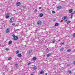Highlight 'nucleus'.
Wrapping results in <instances>:
<instances>
[{"instance_id": "nucleus-1", "label": "nucleus", "mask_w": 75, "mask_h": 75, "mask_svg": "<svg viewBox=\"0 0 75 75\" xmlns=\"http://www.w3.org/2000/svg\"><path fill=\"white\" fill-rule=\"evenodd\" d=\"M62 20H64L65 21H67L68 20V18H67V16H64L62 18Z\"/></svg>"}, {"instance_id": "nucleus-2", "label": "nucleus", "mask_w": 75, "mask_h": 75, "mask_svg": "<svg viewBox=\"0 0 75 75\" xmlns=\"http://www.w3.org/2000/svg\"><path fill=\"white\" fill-rule=\"evenodd\" d=\"M37 23L38 25H41L42 23L41 21H37Z\"/></svg>"}, {"instance_id": "nucleus-3", "label": "nucleus", "mask_w": 75, "mask_h": 75, "mask_svg": "<svg viewBox=\"0 0 75 75\" xmlns=\"http://www.w3.org/2000/svg\"><path fill=\"white\" fill-rule=\"evenodd\" d=\"M18 37L17 36H15L13 38V39H14L15 40H18Z\"/></svg>"}, {"instance_id": "nucleus-4", "label": "nucleus", "mask_w": 75, "mask_h": 75, "mask_svg": "<svg viewBox=\"0 0 75 75\" xmlns=\"http://www.w3.org/2000/svg\"><path fill=\"white\" fill-rule=\"evenodd\" d=\"M57 9H61L62 8V7L60 6H58L57 7Z\"/></svg>"}, {"instance_id": "nucleus-5", "label": "nucleus", "mask_w": 75, "mask_h": 75, "mask_svg": "<svg viewBox=\"0 0 75 75\" xmlns=\"http://www.w3.org/2000/svg\"><path fill=\"white\" fill-rule=\"evenodd\" d=\"M21 4L20 3V2H18L16 3V5L17 6H20Z\"/></svg>"}, {"instance_id": "nucleus-6", "label": "nucleus", "mask_w": 75, "mask_h": 75, "mask_svg": "<svg viewBox=\"0 0 75 75\" xmlns=\"http://www.w3.org/2000/svg\"><path fill=\"white\" fill-rule=\"evenodd\" d=\"M64 48L62 47L60 49V52H62L64 50Z\"/></svg>"}, {"instance_id": "nucleus-7", "label": "nucleus", "mask_w": 75, "mask_h": 75, "mask_svg": "<svg viewBox=\"0 0 75 75\" xmlns=\"http://www.w3.org/2000/svg\"><path fill=\"white\" fill-rule=\"evenodd\" d=\"M18 57H19V58H21V57H22V55H21V54H18Z\"/></svg>"}, {"instance_id": "nucleus-8", "label": "nucleus", "mask_w": 75, "mask_h": 75, "mask_svg": "<svg viewBox=\"0 0 75 75\" xmlns=\"http://www.w3.org/2000/svg\"><path fill=\"white\" fill-rule=\"evenodd\" d=\"M51 53H49V54H47L46 55L47 57H49L51 56Z\"/></svg>"}, {"instance_id": "nucleus-9", "label": "nucleus", "mask_w": 75, "mask_h": 75, "mask_svg": "<svg viewBox=\"0 0 75 75\" xmlns=\"http://www.w3.org/2000/svg\"><path fill=\"white\" fill-rule=\"evenodd\" d=\"M69 13H71L72 12V10L70 9L69 10Z\"/></svg>"}, {"instance_id": "nucleus-10", "label": "nucleus", "mask_w": 75, "mask_h": 75, "mask_svg": "<svg viewBox=\"0 0 75 75\" xmlns=\"http://www.w3.org/2000/svg\"><path fill=\"white\" fill-rule=\"evenodd\" d=\"M74 14V13H71V18H72V17L73 16V14Z\"/></svg>"}, {"instance_id": "nucleus-11", "label": "nucleus", "mask_w": 75, "mask_h": 75, "mask_svg": "<svg viewBox=\"0 0 75 75\" xmlns=\"http://www.w3.org/2000/svg\"><path fill=\"white\" fill-rule=\"evenodd\" d=\"M59 25V23H56L55 25V26H58Z\"/></svg>"}, {"instance_id": "nucleus-12", "label": "nucleus", "mask_w": 75, "mask_h": 75, "mask_svg": "<svg viewBox=\"0 0 75 75\" xmlns=\"http://www.w3.org/2000/svg\"><path fill=\"white\" fill-rule=\"evenodd\" d=\"M44 73V71L43 70L42 71L40 72V74H42Z\"/></svg>"}, {"instance_id": "nucleus-13", "label": "nucleus", "mask_w": 75, "mask_h": 75, "mask_svg": "<svg viewBox=\"0 0 75 75\" xmlns=\"http://www.w3.org/2000/svg\"><path fill=\"white\" fill-rule=\"evenodd\" d=\"M16 54H18L19 53V50H17V51H16Z\"/></svg>"}, {"instance_id": "nucleus-14", "label": "nucleus", "mask_w": 75, "mask_h": 75, "mask_svg": "<svg viewBox=\"0 0 75 75\" xmlns=\"http://www.w3.org/2000/svg\"><path fill=\"white\" fill-rule=\"evenodd\" d=\"M43 16V14L41 13L40 14V17H42Z\"/></svg>"}, {"instance_id": "nucleus-15", "label": "nucleus", "mask_w": 75, "mask_h": 75, "mask_svg": "<svg viewBox=\"0 0 75 75\" xmlns=\"http://www.w3.org/2000/svg\"><path fill=\"white\" fill-rule=\"evenodd\" d=\"M33 69L34 70L37 69V67L36 66H34V67H33Z\"/></svg>"}, {"instance_id": "nucleus-16", "label": "nucleus", "mask_w": 75, "mask_h": 75, "mask_svg": "<svg viewBox=\"0 0 75 75\" xmlns=\"http://www.w3.org/2000/svg\"><path fill=\"white\" fill-rule=\"evenodd\" d=\"M11 43H12V41H10L8 42L9 44L11 45Z\"/></svg>"}, {"instance_id": "nucleus-17", "label": "nucleus", "mask_w": 75, "mask_h": 75, "mask_svg": "<svg viewBox=\"0 0 75 75\" xmlns=\"http://www.w3.org/2000/svg\"><path fill=\"white\" fill-rule=\"evenodd\" d=\"M14 18H13V17L11 18H10V20L11 21H12V20H14Z\"/></svg>"}, {"instance_id": "nucleus-18", "label": "nucleus", "mask_w": 75, "mask_h": 75, "mask_svg": "<svg viewBox=\"0 0 75 75\" xmlns=\"http://www.w3.org/2000/svg\"><path fill=\"white\" fill-rule=\"evenodd\" d=\"M9 32V30H8V29H7L6 30V32L7 33H8Z\"/></svg>"}, {"instance_id": "nucleus-19", "label": "nucleus", "mask_w": 75, "mask_h": 75, "mask_svg": "<svg viewBox=\"0 0 75 75\" xmlns=\"http://www.w3.org/2000/svg\"><path fill=\"white\" fill-rule=\"evenodd\" d=\"M36 59H37V58L35 57H34L33 58V60H34V61H35V60H36Z\"/></svg>"}, {"instance_id": "nucleus-20", "label": "nucleus", "mask_w": 75, "mask_h": 75, "mask_svg": "<svg viewBox=\"0 0 75 75\" xmlns=\"http://www.w3.org/2000/svg\"><path fill=\"white\" fill-rule=\"evenodd\" d=\"M67 52H70V51H71V49H69L67 51Z\"/></svg>"}, {"instance_id": "nucleus-21", "label": "nucleus", "mask_w": 75, "mask_h": 75, "mask_svg": "<svg viewBox=\"0 0 75 75\" xmlns=\"http://www.w3.org/2000/svg\"><path fill=\"white\" fill-rule=\"evenodd\" d=\"M71 23V21H68L67 24H69V23Z\"/></svg>"}, {"instance_id": "nucleus-22", "label": "nucleus", "mask_w": 75, "mask_h": 75, "mask_svg": "<svg viewBox=\"0 0 75 75\" xmlns=\"http://www.w3.org/2000/svg\"><path fill=\"white\" fill-rule=\"evenodd\" d=\"M31 52H32V50H30V51H29L28 52L29 54H30Z\"/></svg>"}, {"instance_id": "nucleus-23", "label": "nucleus", "mask_w": 75, "mask_h": 75, "mask_svg": "<svg viewBox=\"0 0 75 75\" xmlns=\"http://www.w3.org/2000/svg\"><path fill=\"white\" fill-rule=\"evenodd\" d=\"M9 16H6V18H9Z\"/></svg>"}, {"instance_id": "nucleus-24", "label": "nucleus", "mask_w": 75, "mask_h": 75, "mask_svg": "<svg viewBox=\"0 0 75 75\" xmlns=\"http://www.w3.org/2000/svg\"><path fill=\"white\" fill-rule=\"evenodd\" d=\"M73 37H75V33H74L73 35Z\"/></svg>"}, {"instance_id": "nucleus-25", "label": "nucleus", "mask_w": 75, "mask_h": 75, "mask_svg": "<svg viewBox=\"0 0 75 75\" xmlns=\"http://www.w3.org/2000/svg\"><path fill=\"white\" fill-rule=\"evenodd\" d=\"M55 13V11H52V13L53 14H54Z\"/></svg>"}, {"instance_id": "nucleus-26", "label": "nucleus", "mask_w": 75, "mask_h": 75, "mask_svg": "<svg viewBox=\"0 0 75 75\" xmlns=\"http://www.w3.org/2000/svg\"><path fill=\"white\" fill-rule=\"evenodd\" d=\"M60 45H61L62 44V45H64V42H63V43H60Z\"/></svg>"}, {"instance_id": "nucleus-27", "label": "nucleus", "mask_w": 75, "mask_h": 75, "mask_svg": "<svg viewBox=\"0 0 75 75\" xmlns=\"http://www.w3.org/2000/svg\"><path fill=\"white\" fill-rule=\"evenodd\" d=\"M11 59V57H9L8 58V60H10V59Z\"/></svg>"}, {"instance_id": "nucleus-28", "label": "nucleus", "mask_w": 75, "mask_h": 75, "mask_svg": "<svg viewBox=\"0 0 75 75\" xmlns=\"http://www.w3.org/2000/svg\"><path fill=\"white\" fill-rule=\"evenodd\" d=\"M15 67H17L18 66V64H15Z\"/></svg>"}, {"instance_id": "nucleus-29", "label": "nucleus", "mask_w": 75, "mask_h": 75, "mask_svg": "<svg viewBox=\"0 0 75 75\" xmlns=\"http://www.w3.org/2000/svg\"><path fill=\"white\" fill-rule=\"evenodd\" d=\"M15 35L14 34H13V35H12V37H15Z\"/></svg>"}, {"instance_id": "nucleus-30", "label": "nucleus", "mask_w": 75, "mask_h": 75, "mask_svg": "<svg viewBox=\"0 0 75 75\" xmlns=\"http://www.w3.org/2000/svg\"><path fill=\"white\" fill-rule=\"evenodd\" d=\"M23 7V8H25L26 7L25 6H24Z\"/></svg>"}, {"instance_id": "nucleus-31", "label": "nucleus", "mask_w": 75, "mask_h": 75, "mask_svg": "<svg viewBox=\"0 0 75 75\" xmlns=\"http://www.w3.org/2000/svg\"><path fill=\"white\" fill-rule=\"evenodd\" d=\"M37 9L35 10V12H37Z\"/></svg>"}, {"instance_id": "nucleus-32", "label": "nucleus", "mask_w": 75, "mask_h": 75, "mask_svg": "<svg viewBox=\"0 0 75 75\" xmlns=\"http://www.w3.org/2000/svg\"><path fill=\"white\" fill-rule=\"evenodd\" d=\"M73 64L74 65H75V61H74V62H73Z\"/></svg>"}, {"instance_id": "nucleus-33", "label": "nucleus", "mask_w": 75, "mask_h": 75, "mask_svg": "<svg viewBox=\"0 0 75 75\" xmlns=\"http://www.w3.org/2000/svg\"><path fill=\"white\" fill-rule=\"evenodd\" d=\"M53 43H55V40L53 41Z\"/></svg>"}, {"instance_id": "nucleus-34", "label": "nucleus", "mask_w": 75, "mask_h": 75, "mask_svg": "<svg viewBox=\"0 0 75 75\" xmlns=\"http://www.w3.org/2000/svg\"><path fill=\"white\" fill-rule=\"evenodd\" d=\"M12 25H15V23H12Z\"/></svg>"}, {"instance_id": "nucleus-35", "label": "nucleus", "mask_w": 75, "mask_h": 75, "mask_svg": "<svg viewBox=\"0 0 75 75\" xmlns=\"http://www.w3.org/2000/svg\"><path fill=\"white\" fill-rule=\"evenodd\" d=\"M12 22H13V21H12L11 20V21H10V23H12Z\"/></svg>"}, {"instance_id": "nucleus-36", "label": "nucleus", "mask_w": 75, "mask_h": 75, "mask_svg": "<svg viewBox=\"0 0 75 75\" xmlns=\"http://www.w3.org/2000/svg\"><path fill=\"white\" fill-rule=\"evenodd\" d=\"M69 74H71V71H69Z\"/></svg>"}, {"instance_id": "nucleus-37", "label": "nucleus", "mask_w": 75, "mask_h": 75, "mask_svg": "<svg viewBox=\"0 0 75 75\" xmlns=\"http://www.w3.org/2000/svg\"><path fill=\"white\" fill-rule=\"evenodd\" d=\"M39 10H40V9H41V7H39Z\"/></svg>"}, {"instance_id": "nucleus-38", "label": "nucleus", "mask_w": 75, "mask_h": 75, "mask_svg": "<svg viewBox=\"0 0 75 75\" xmlns=\"http://www.w3.org/2000/svg\"><path fill=\"white\" fill-rule=\"evenodd\" d=\"M6 50L7 51V50H8V48H6Z\"/></svg>"}, {"instance_id": "nucleus-39", "label": "nucleus", "mask_w": 75, "mask_h": 75, "mask_svg": "<svg viewBox=\"0 0 75 75\" xmlns=\"http://www.w3.org/2000/svg\"><path fill=\"white\" fill-rule=\"evenodd\" d=\"M54 21H56V19H54Z\"/></svg>"}, {"instance_id": "nucleus-40", "label": "nucleus", "mask_w": 75, "mask_h": 75, "mask_svg": "<svg viewBox=\"0 0 75 75\" xmlns=\"http://www.w3.org/2000/svg\"><path fill=\"white\" fill-rule=\"evenodd\" d=\"M16 31H17V30H14V32H16Z\"/></svg>"}, {"instance_id": "nucleus-41", "label": "nucleus", "mask_w": 75, "mask_h": 75, "mask_svg": "<svg viewBox=\"0 0 75 75\" xmlns=\"http://www.w3.org/2000/svg\"><path fill=\"white\" fill-rule=\"evenodd\" d=\"M45 75H47V73H46Z\"/></svg>"}, {"instance_id": "nucleus-42", "label": "nucleus", "mask_w": 75, "mask_h": 75, "mask_svg": "<svg viewBox=\"0 0 75 75\" xmlns=\"http://www.w3.org/2000/svg\"><path fill=\"white\" fill-rule=\"evenodd\" d=\"M30 64V63H29L28 64V65H29V64Z\"/></svg>"}, {"instance_id": "nucleus-43", "label": "nucleus", "mask_w": 75, "mask_h": 75, "mask_svg": "<svg viewBox=\"0 0 75 75\" xmlns=\"http://www.w3.org/2000/svg\"><path fill=\"white\" fill-rule=\"evenodd\" d=\"M74 13H75V11H74Z\"/></svg>"}]
</instances>
